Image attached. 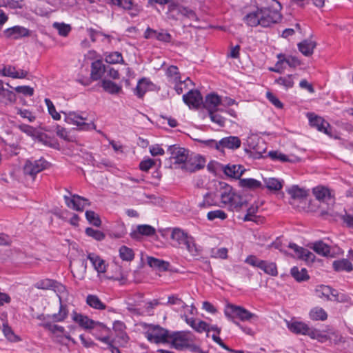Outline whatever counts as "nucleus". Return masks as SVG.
Returning a JSON list of instances; mask_svg holds the SVG:
<instances>
[{
    "mask_svg": "<svg viewBox=\"0 0 353 353\" xmlns=\"http://www.w3.org/2000/svg\"><path fill=\"white\" fill-rule=\"evenodd\" d=\"M266 6L248 13L243 17V21L251 27L261 26L269 27L278 23L281 19L280 12L282 6L276 0H265Z\"/></svg>",
    "mask_w": 353,
    "mask_h": 353,
    "instance_id": "f257e3e1",
    "label": "nucleus"
},
{
    "mask_svg": "<svg viewBox=\"0 0 353 353\" xmlns=\"http://www.w3.org/2000/svg\"><path fill=\"white\" fill-rule=\"evenodd\" d=\"M219 197L223 204L230 205L236 210L247 206L248 204L245 199L235 194L232 191V188L228 185H225L221 188Z\"/></svg>",
    "mask_w": 353,
    "mask_h": 353,
    "instance_id": "f03ea898",
    "label": "nucleus"
},
{
    "mask_svg": "<svg viewBox=\"0 0 353 353\" xmlns=\"http://www.w3.org/2000/svg\"><path fill=\"white\" fill-rule=\"evenodd\" d=\"M224 313L225 316L235 325L243 328L240 323L235 319L238 318L242 321H249L256 315L251 313L243 307L237 306L233 304H228L225 306Z\"/></svg>",
    "mask_w": 353,
    "mask_h": 353,
    "instance_id": "7ed1b4c3",
    "label": "nucleus"
},
{
    "mask_svg": "<svg viewBox=\"0 0 353 353\" xmlns=\"http://www.w3.org/2000/svg\"><path fill=\"white\" fill-rule=\"evenodd\" d=\"M192 341L191 334L188 332H176L169 335L168 343L179 350H183L190 347Z\"/></svg>",
    "mask_w": 353,
    "mask_h": 353,
    "instance_id": "20e7f679",
    "label": "nucleus"
},
{
    "mask_svg": "<svg viewBox=\"0 0 353 353\" xmlns=\"http://www.w3.org/2000/svg\"><path fill=\"white\" fill-rule=\"evenodd\" d=\"M48 166V162L43 159H28L23 166V174L34 180L36 175L45 170Z\"/></svg>",
    "mask_w": 353,
    "mask_h": 353,
    "instance_id": "39448f33",
    "label": "nucleus"
},
{
    "mask_svg": "<svg viewBox=\"0 0 353 353\" xmlns=\"http://www.w3.org/2000/svg\"><path fill=\"white\" fill-rule=\"evenodd\" d=\"M65 114V121L69 124L76 125L79 130L88 131L90 130H94L96 125L92 121L85 122L87 120L86 117H84L75 112H69L68 113L61 112Z\"/></svg>",
    "mask_w": 353,
    "mask_h": 353,
    "instance_id": "423d86ee",
    "label": "nucleus"
},
{
    "mask_svg": "<svg viewBox=\"0 0 353 353\" xmlns=\"http://www.w3.org/2000/svg\"><path fill=\"white\" fill-rule=\"evenodd\" d=\"M246 143L249 149H246L245 150L249 151L251 156L254 159L263 157V154L266 152L265 143L256 135L248 137L246 140Z\"/></svg>",
    "mask_w": 353,
    "mask_h": 353,
    "instance_id": "0eeeda50",
    "label": "nucleus"
},
{
    "mask_svg": "<svg viewBox=\"0 0 353 353\" xmlns=\"http://www.w3.org/2000/svg\"><path fill=\"white\" fill-rule=\"evenodd\" d=\"M145 336L150 342L161 343L168 341L169 334L167 330L159 325H150Z\"/></svg>",
    "mask_w": 353,
    "mask_h": 353,
    "instance_id": "6e6552de",
    "label": "nucleus"
},
{
    "mask_svg": "<svg viewBox=\"0 0 353 353\" xmlns=\"http://www.w3.org/2000/svg\"><path fill=\"white\" fill-rule=\"evenodd\" d=\"M312 192L319 201L327 205V210L332 208L335 203V199L330 189L323 186H317L313 188Z\"/></svg>",
    "mask_w": 353,
    "mask_h": 353,
    "instance_id": "1a4fd4ad",
    "label": "nucleus"
},
{
    "mask_svg": "<svg viewBox=\"0 0 353 353\" xmlns=\"http://www.w3.org/2000/svg\"><path fill=\"white\" fill-rule=\"evenodd\" d=\"M72 319L85 330L94 329L96 327H99L100 330L102 332L108 331V328L104 324L96 322L89 319L87 316L82 315L81 314H79L75 312L72 314Z\"/></svg>",
    "mask_w": 353,
    "mask_h": 353,
    "instance_id": "9d476101",
    "label": "nucleus"
},
{
    "mask_svg": "<svg viewBox=\"0 0 353 353\" xmlns=\"http://www.w3.org/2000/svg\"><path fill=\"white\" fill-rule=\"evenodd\" d=\"M168 152L170 154V159L174 161L173 163L175 165H183L189 154L188 150L176 145L169 146Z\"/></svg>",
    "mask_w": 353,
    "mask_h": 353,
    "instance_id": "9b49d317",
    "label": "nucleus"
},
{
    "mask_svg": "<svg viewBox=\"0 0 353 353\" xmlns=\"http://www.w3.org/2000/svg\"><path fill=\"white\" fill-rule=\"evenodd\" d=\"M205 164V159L200 155L188 156L181 168L190 172H194L204 168Z\"/></svg>",
    "mask_w": 353,
    "mask_h": 353,
    "instance_id": "f8f14e48",
    "label": "nucleus"
},
{
    "mask_svg": "<svg viewBox=\"0 0 353 353\" xmlns=\"http://www.w3.org/2000/svg\"><path fill=\"white\" fill-rule=\"evenodd\" d=\"M65 204L70 208L77 211H82L86 205H90L88 200L77 194H72L70 199L68 196H64Z\"/></svg>",
    "mask_w": 353,
    "mask_h": 353,
    "instance_id": "ddd939ff",
    "label": "nucleus"
},
{
    "mask_svg": "<svg viewBox=\"0 0 353 353\" xmlns=\"http://www.w3.org/2000/svg\"><path fill=\"white\" fill-rule=\"evenodd\" d=\"M183 101L190 107L198 108L203 101L201 93L196 90H191L183 96Z\"/></svg>",
    "mask_w": 353,
    "mask_h": 353,
    "instance_id": "4468645a",
    "label": "nucleus"
},
{
    "mask_svg": "<svg viewBox=\"0 0 353 353\" xmlns=\"http://www.w3.org/2000/svg\"><path fill=\"white\" fill-rule=\"evenodd\" d=\"M241 141L238 137L230 136L224 137L219 141V151L224 149L236 150L240 148Z\"/></svg>",
    "mask_w": 353,
    "mask_h": 353,
    "instance_id": "2eb2a0df",
    "label": "nucleus"
},
{
    "mask_svg": "<svg viewBox=\"0 0 353 353\" xmlns=\"http://www.w3.org/2000/svg\"><path fill=\"white\" fill-rule=\"evenodd\" d=\"M4 34L7 38L19 39L29 36L30 30L24 27L16 26L6 29Z\"/></svg>",
    "mask_w": 353,
    "mask_h": 353,
    "instance_id": "dca6fc26",
    "label": "nucleus"
},
{
    "mask_svg": "<svg viewBox=\"0 0 353 353\" xmlns=\"http://www.w3.org/2000/svg\"><path fill=\"white\" fill-rule=\"evenodd\" d=\"M307 118L312 126L315 127L320 132H323L325 134H329L327 128L330 127V124L322 117H319L314 113H308Z\"/></svg>",
    "mask_w": 353,
    "mask_h": 353,
    "instance_id": "f3484780",
    "label": "nucleus"
},
{
    "mask_svg": "<svg viewBox=\"0 0 353 353\" xmlns=\"http://www.w3.org/2000/svg\"><path fill=\"white\" fill-rule=\"evenodd\" d=\"M316 292L318 294V296L320 298H325L327 300H332L330 296L332 295L334 297V301H343V299L339 298V294L337 293L336 290L332 289L330 287L327 285H320L319 286Z\"/></svg>",
    "mask_w": 353,
    "mask_h": 353,
    "instance_id": "a211bd4d",
    "label": "nucleus"
},
{
    "mask_svg": "<svg viewBox=\"0 0 353 353\" xmlns=\"http://www.w3.org/2000/svg\"><path fill=\"white\" fill-rule=\"evenodd\" d=\"M289 248L294 250L296 256L307 262H312L314 260V254L307 249L298 246L295 243H290Z\"/></svg>",
    "mask_w": 353,
    "mask_h": 353,
    "instance_id": "6ab92c4d",
    "label": "nucleus"
},
{
    "mask_svg": "<svg viewBox=\"0 0 353 353\" xmlns=\"http://www.w3.org/2000/svg\"><path fill=\"white\" fill-rule=\"evenodd\" d=\"M189 234L179 228L172 229L170 239L174 242L172 245L175 248H182V244Z\"/></svg>",
    "mask_w": 353,
    "mask_h": 353,
    "instance_id": "aec40b11",
    "label": "nucleus"
},
{
    "mask_svg": "<svg viewBox=\"0 0 353 353\" xmlns=\"http://www.w3.org/2000/svg\"><path fill=\"white\" fill-rule=\"evenodd\" d=\"M183 246H185L188 252L192 256H198L202 252L201 247L196 243L194 237L190 235H189L186 240L183 243L182 247Z\"/></svg>",
    "mask_w": 353,
    "mask_h": 353,
    "instance_id": "412c9836",
    "label": "nucleus"
},
{
    "mask_svg": "<svg viewBox=\"0 0 353 353\" xmlns=\"http://www.w3.org/2000/svg\"><path fill=\"white\" fill-rule=\"evenodd\" d=\"M220 104H222L220 97L217 94H210L205 97L204 107L210 112L217 111V106Z\"/></svg>",
    "mask_w": 353,
    "mask_h": 353,
    "instance_id": "4be33fe9",
    "label": "nucleus"
},
{
    "mask_svg": "<svg viewBox=\"0 0 353 353\" xmlns=\"http://www.w3.org/2000/svg\"><path fill=\"white\" fill-rule=\"evenodd\" d=\"M2 75L10 77L14 79H23L27 76L28 72L25 70H17L16 68L11 65L5 66L2 70Z\"/></svg>",
    "mask_w": 353,
    "mask_h": 353,
    "instance_id": "5701e85b",
    "label": "nucleus"
},
{
    "mask_svg": "<svg viewBox=\"0 0 353 353\" xmlns=\"http://www.w3.org/2000/svg\"><path fill=\"white\" fill-rule=\"evenodd\" d=\"M91 77L93 80H98L101 78L103 73L106 72V66L102 61L97 60L92 63Z\"/></svg>",
    "mask_w": 353,
    "mask_h": 353,
    "instance_id": "b1692460",
    "label": "nucleus"
},
{
    "mask_svg": "<svg viewBox=\"0 0 353 353\" xmlns=\"http://www.w3.org/2000/svg\"><path fill=\"white\" fill-rule=\"evenodd\" d=\"M244 171L245 169L241 165H228L223 169V172L227 176L234 179H239Z\"/></svg>",
    "mask_w": 353,
    "mask_h": 353,
    "instance_id": "393cba45",
    "label": "nucleus"
},
{
    "mask_svg": "<svg viewBox=\"0 0 353 353\" xmlns=\"http://www.w3.org/2000/svg\"><path fill=\"white\" fill-rule=\"evenodd\" d=\"M16 100V96L14 93L6 89L3 86V81L0 80V103L8 104L9 103H13Z\"/></svg>",
    "mask_w": 353,
    "mask_h": 353,
    "instance_id": "a878e982",
    "label": "nucleus"
},
{
    "mask_svg": "<svg viewBox=\"0 0 353 353\" xmlns=\"http://www.w3.org/2000/svg\"><path fill=\"white\" fill-rule=\"evenodd\" d=\"M316 43L310 39H305L298 44L299 51L305 56L309 57L313 54Z\"/></svg>",
    "mask_w": 353,
    "mask_h": 353,
    "instance_id": "bb28decb",
    "label": "nucleus"
},
{
    "mask_svg": "<svg viewBox=\"0 0 353 353\" xmlns=\"http://www.w3.org/2000/svg\"><path fill=\"white\" fill-rule=\"evenodd\" d=\"M88 259L90 261L94 269L100 273H103L106 270L105 261L98 255L90 253L88 255Z\"/></svg>",
    "mask_w": 353,
    "mask_h": 353,
    "instance_id": "cd10ccee",
    "label": "nucleus"
},
{
    "mask_svg": "<svg viewBox=\"0 0 353 353\" xmlns=\"http://www.w3.org/2000/svg\"><path fill=\"white\" fill-rule=\"evenodd\" d=\"M268 156L273 160H279L281 162H290V163H296L300 161V158L297 157H290L281 152L278 151H270L268 153Z\"/></svg>",
    "mask_w": 353,
    "mask_h": 353,
    "instance_id": "c85d7f7f",
    "label": "nucleus"
},
{
    "mask_svg": "<svg viewBox=\"0 0 353 353\" xmlns=\"http://www.w3.org/2000/svg\"><path fill=\"white\" fill-rule=\"evenodd\" d=\"M288 194L293 200H302L306 199L308 192L306 190L301 188L297 185H294L288 190Z\"/></svg>",
    "mask_w": 353,
    "mask_h": 353,
    "instance_id": "c756f323",
    "label": "nucleus"
},
{
    "mask_svg": "<svg viewBox=\"0 0 353 353\" xmlns=\"http://www.w3.org/2000/svg\"><path fill=\"white\" fill-rule=\"evenodd\" d=\"M332 266L334 270L337 272H351L353 270L352 264L346 259L334 261L332 263Z\"/></svg>",
    "mask_w": 353,
    "mask_h": 353,
    "instance_id": "7c9ffc66",
    "label": "nucleus"
},
{
    "mask_svg": "<svg viewBox=\"0 0 353 353\" xmlns=\"http://www.w3.org/2000/svg\"><path fill=\"white\" fill-rule=\"evenodd\" d=\"M101 87L105 92L111 94H118L122 90L121 85H119L117 83L106 79H103L101 81Z\"/></svg>",
    "mask_w": 353,
    "mask_h": 353,
    "instance_id": "2f4dec72",
    "label": "nucleus"
},
{
    "mask_svg": "<svg viewBox=\"0 0 353 353\" xmlns=\"http://www.w3.org/2000/svg\"><path fill=\"white\" fill-rule=\"evenodd\" d=\"M311 248L316 253L323 256H327L330 254V246L322 241L314 242Z\"/></svg>",
    "mask_w": 353,
    "mask_h": 353,
    "instance_id": "473e14b6",
    "label": "nucleus"
},
{
    "mask_svg": "<svg viewBox=\"0 0 353 353\" xmlns=\"http://www.w3.org/2000/svg\"><path fill=\"white\" fill-rule=\"evenodd\" d=\"M147 262L149 266L151 268H157L161 271H165L168 269L169 263L159 259H156L152 256H148L147 258Z\"/></svg>",
    "mask_w": 353,
    "mask_h": 353,
    "instance_id": "72a5a7b5",
    "label": "nucleus"
},
{
    "mask_svg": "<svg viewBox=\"0 0 353 353\" xmlns=\"http://www.w3.org/2000/svg\"><path fill=\"white\" fill-rule=\"evenodd\" d=\"M68 315V310L65 305L60 304L59 312L52 315H48L47 318L52 319L54 322L63 321Z\"/></svg>",
    "mask_w": 353,
    "mask_h": 353,
    "instance_id": "f704fd0d",
    "label": "nucleus"
},
{
    "mask_svg": "<svg viewBox=\"0 0 353 353\" xmlns=\"http://www.w3.org/2000/svg\"><path fill=\"white\" fill-rule=\"evenodd\" d=\"M87 304L97 310H105L106 306L105 305L101 302L99 298L97 295L89 294L86 298Z\"/></svg>",
    "mask_w": 353,
    "mask_h": 353,
    "instance_id": "c9c22d12",
    "label": "nucleus"
},
{
    "mask_svg": "<svg viewBox=\"0 0 353 353\" xmlns=\"http://www.w3.org/2000/svg\"><path fill=\"white\" fill-rule=\"evenodd\" d=\"M290 273L298 282L304 281L309 279L307 270L305 268L299 270L298 267H293L291 269Z\"/></svg>",
    "mask_w": 353,
    "mask_h": 353,
    "instance_id": "e433bc0d",
    "label": "nucleus"
},
{
    "mask_svg": "<svg viewBox=\"0 0 353 353\" xmlns=\"http://www.w3.org/2000/svg\"><path fill=\"white\" fill-rule=\"evenodd\" d=\"M39 325L50 331L53 334L56 335L57 336H62V334H63L65 332V329L63 327L55 324H52L51 323L49 322L41 323L39 324Z\"/></svg>",
    "mask_w": 353,
    "mask_h": 353,
    "instance_id": "4c0bfd02",
    "label": "nucleus"
},
{
    "mask_svg": "<svg viewBox=\"0 0 353 353\" xmlns=\"http://www.w3.org/2000/svg\"><path fill=\"white\" fill-rule=\"evenodd\" d=\"M310 317L314 321H325L327 318V314L323 308L316 307L310 312Z\"/></svg>",
    "mask_w": 353,
    "mask_h": 353,
    "instance_id": "58836bf2",
    "label": "nucleus"
},
{
    "mask_svg": "<svg viewBox=\"0 0 353 353\" xmlns=\"http://www.w3.org/2000/svg\"><path fill=\"white\" fill-rule=\"evenodd\" d=\"M166 74L170 81L174 83L181 82V75L176 66L170 65L167 69Z\"/></svg>",
    "mask_w": 353,
    "mask_h": 353,
    "instance_id": "ea45409f",
    "label": "nucleus"
},
{
    "mask_svg": "<svg viewBox=\"0 0 353 353\" xmlns=\"http://www.w3.org/2000/svg\"><path fill=\"white\" fill-rule=\"evenodd\" d=\"M262 265H260L259 269L262 270L265 273L271 276H276L278 274L276 265L274 263L268 262L262 260Z\"/></svg>",
    "mask_w": 353,
    "mask_h": 353,
    "instance_id": "a19ab883",
    "label": "nucleus"
},
{
    "mask_svg": "<svg viewBox=\"0 0 353 353\" xmlns=\"http://www.w3.org/2000/svg\"><path fill=\"white\" fill-rule=\"evenodd\" d=\"M288 329L296 334H304L307 330V325L301 322L288 323Z\"/></svg>",
    "mask_w": 353,
    "mask_h": 353,
    "instance_id": "79ce46f5",
    "label": "nucleus"
},
{
    "mask_svg": "<svg viewBox=\"0 0 353 353\" xmlns=\"http://www.w3.org/2000/svg\"><path fill=\"white\" fill-rule=\"evenodd\" d=\"M119 256H120L121 259L123 261H131L133 260V259L134 257V251L132 250V249H131L125 245H122L119 248Z\"/></svg>",
    "mask_w": 353,
    "mask_h": 353,
    "instance_id": "37998d69",
    "label": "nucleus"
},
{
    "mask_svg": "<svg viewBox=\"0 0 353 353\" xmlns=\"http://www.w3.org/2000/svg\"><path fill=\"white\" fill-rule=\"evenodd\" d=\"M239 183L241 187L249 189H256L261 186V183L254 179H241Z\"/></svg>",
    "mask_w": 353,
    "mask_h": 353,
    "instance_id": "c03bdc74",
    "label": "nucleus"
},
{
    "mask_svg": "<svg viewBox=\"0 0 353 353\" xmlns=\"http://www.w3.org/2000/svg\"><path fill=\"white\" fill-rule=\"evenodd\" d=\"M264 182L265 187L270 190L277 191L281 190L283 186L282 181L275 178L265 179Z\"/></svg>",
    "mask_w": 353,
    "mask_h": 353,
    "instance_id": "a18cd8bd",
    "label": "nucleus"
},
{
    "mask_svg": "<svg viewBox=\"0 0 353 353\" xmlns=\"http://www.w3.org/2000/svg\"><path fill=\"white\" fill-rule=\"evenodd\" d=\"M148 86L149 83L145 79H143L140 80L134 90L135 94L139 98L143 97L145 93L147 92Z\"/></svg>",
    "mask_w": 353,
    "mask_h": 353,
    "instance_id": "49530a36",
    "label": "nucleus"
},
{
    "mask_svg": "<svg viewBox=\"0 0 353 353\" xmlns=\"http://www.w3.org/2000/svg\"><path fill=\"white\" fill-rule=\"evenodd\" d=\"M294 75L289 74L286 77H279V79L275 80V83L283 85L285 88V89H289L293 87L294 85Z\"/></svg>",
    "mask_w": 353,
    "mask_h": 353,
    "instance_id": "de8ad7c7",
    "label": "nucleus"
},
{
    "mask_svg": "<svg viewBox=\"0 0 353 353\" xmlns=\"http://www.w3.org/2000/svg\"><path fill=\"white\" fill-rule=\"evenodd\" d=\"M53 28L57 30L59 35L66 37L71 31V26L64 23L54 22L52 25Z\"/></svg>",
    "mask_w": 353,
    "mask_h": 353,
    "instance_id": "09e8293b",
    "label": "nucleus"
},
{
    "mask_svg": "<svg viewBox=\"0 0 353 353\" xmlns=\"http://www.w3.org/2000/svg\"><path fill=\"white\" fill-rule=\"evenodd\" d=\"M85 217L88 220V221L96 226L99 227L101 224V219L99 218V216L95 213L94 211L92 210H88L85 212Z\"/></svg>",
    "mask_w": 353,
    "mask_h": 353,
    "instance_id": "8fccbe9b",
    "label": "nucleus"
},
{
    "mask_svg": "<svg viewBox=\"0 0 353 353\" xmlns=\"http://www.w3.org/2000/svg\"><path fill=\"white\" fill-rule=\"evenodd\" d=\"M105 61L108 63L115 64L121 63L123 59L120 52H113L105 57Z\"/></svg>",
    "mask_w": 353,
    "mask_h": 353,
    "instance_id": "3c124183",
    "label": "nucleus"
},
{
    "mask_svg": "<svg viewBox=\"0 0 353 353\" xmlns=\"http://www.w3.org/2000/svg\"><path fill=\"white\" fill-rule=\"evenodd\" d=\"M137 232L145 236H152L155 234L156 230L150 225H139L137 226Z\"/></svg>",
    "mask_w": 353,
    "mask_h": 353,
    "instance_id": "603ef678",
    "label": "nucleus"
},
{
    "mask_svg": "<svg viewBox=\"0 0 353 353\" xmlns=\"http://www.w3.org/2000/svg\"><path fill=\"white\" fill-rule=\"evenodd\" d=\"M45 103L47 105L48 112L52 116V119L57 121L60 120L61 115L56 111L55 107L50 99L47 98L45 99Z\"/></svg>",
    "mask_w": 353,
    "mask_h": 353,
    "instance_id": "864d4df0",
    "label": "nucleus"
},
{
    "mask_svg": "<svg viewBox=\"0 0 353 353\" xmlns=\"http://www.w3.org/2000/svg\"><path fill=\"white\" fill-rule=\"evenodd\" d=\"M3 332L5 336L10 341L14 342L18 341L19 338L14 334L12 330L7 324H3Z\"/></svg>",
    "mask_w": 353,
    "mask_h": 353,
    "instance_id": "5fc2aeb1",
    "label": "nucleus"
},
{
    "mask_svg": "<svg viewBox=\"0 0 353 353\" xmlns=\"http://www.w3.org/2000/svg\"><path fill=\"white\" fill-rule=\"evenodd\" d=\"M226 217L227 214L223 210H221L210 211L207 214V218L210 221H213L216 219L224 220L226 219Z\"/></svg>",
    "mask_w": 353,
    "mask_h": 353,
    "instance_id": "6e6d98bb",
    "label": "nucleus"
},
{
    "mask_svg": "<svg viewBox=\"0 0 353 353\" xmlns=\"http://www.w3.org/2000/svg\"><path fill=\"white\" fill-rule=\"evenodd\" d=\"M85 233L88 236H91L97 241H101L105 238V234L102 232L94 230L92 228H88L85 230Z\"/></svg>",
    "mask_w": 353,
    "mask_h": 353,
    "instance_id": "4d7b16f0",
    "label": "nucleus"
},
{
    "mask_svg": "<svg viewBox=\"0 0 353 353\" xmlns=\"http://www.w3.org/2000/svg\"><path fill=\"white\" fill-rule=\"evenodd\" d=\"M1 6L9 7L12 9L21 8L23 7V0H3Z\"/></svg>",
    "mask_w": 353,
    "mask_h": 353,
    "instance_id": "13d9d810",
    "label": "nucleus"
},
{
    "mask_svg": "<svg viewBox=\"0 0 353 353\" xmlns=\"http://www.w3.org/2000/svg\"><path fill=\"white\" fill-rule=\"evenodd\" d=\"M209 115L212 122L216 123L220 127L224 125L225 121V118L219 114L216 111L209 112Z\"/></svg>",
    "mask_w": 353,
    "mask_h": 353,
    "instance_id": "bf43d9fd",
    "label": "nucleus"
},
{
    "mask_svg": "<svg viewBox=\"0 0 353 353\" xmlns=\"http://www.w3.org/2000/svg\"><path fill=\"white\" fill-rule=\"evenodd\" d=\"M215 194L212 193H208L205 194L203 201L199 204L200 207L211 206L216 204V201L214 200Z\"/></svg>",
    "mask_w": 353,
    "mask_h": 353,
    "instance_id": "052dcab7",
    "label": "nucleus"
},
{
    "mask_svg": "<svg viewBox=\"0 0 353 353\" xmlns=\"http://www.w3.org/2000/svg\"><path fill=\"white\" fill-rule=\"evenodd\" d=\"M258 209H259V208L257 205L250 206L247 210V214H245V216L244 217V221H255V218H256L255 214L257 212Z\"/></svg>",
    "mask_w": 353,
    "mask_h": 353,
    "instance_id": "680f3d73",
    "label": "nucleus"
},
{
    "mask_svg": "<svg viewBox=\"0 0 353 353\" xmlns=\"http://www.w3.org/2000/svg\"><path fill=\"white\" fill-rule=\"evenodd\" d=\"M111 3L125 10H131L133 6L132 0H111Z\"/></svg>",
    "mask_w": 353,
    "mask_h": 353,
    "instance_id": "e2e57ef3",
    "label": "nucleus"
},
{
    "mask_svg": "<svg viewBox=\"0 0 353 353\" xmlns=\"http://www.w3.org/2000/svg\"><path fill=\"white\" fill-rule=\"evenodd\" d=\"M54 281H54V280L46 279H44V280H42V281H40L39 282H38L36 284V287L37 288L43 289V290L52 289L54 285Z\"/></svg>",
    "mask_w": 353,
    "mask_h": 353,
    "instance_id": "0e129e2a",
    "label": "nucleus"
},
{
    "mask_svg": "<svg viewBox=\"0 0 353 353\" xmlns=\"http://www.w3.org/2000/svg\"><path fill=\"white\" fill-rule=\"evenodd\" d=\"M125 326L124 325L123 323H122L121 321H117L114 323L113 324V329L115 330V331H118V332H120L121 334V338L122 339L126 342L128 339V336L124 334L123 332L125 329Z\"/></svg>",
    "mask_w": 353,
    "mask_h": 353,
    "instance_id": "69168bd1",
    "label": "nucleus"
},
{
    "mask_svg": "<svg viewBox=\"0 0 353 353\" xmlns=\"http://www.w3.org/2000/svg\"><path fill=\"white\" fill-rule=\"evenodd\" d=\"M283 62L286 63L290 67L295 68L301 64L300 61L294 57H285L283 54V57H281Z\"/></svg>",
    "mask_w": 353,
    "mask_h": 353,
    "instance_id": "338daca9",
    "label": "nucleus"
},
{
    "mask_svg": "<svg viewBox=\"0 0 353 353\" xmlns=\"http://www.w3.org/2000/svg\"><path fill=\"white\" fill-rule=\"evenodd\" d=\"M261 261H262V260L258 259L254 255H250L245 260V262L246 263L252 265V267H255V268H259L260 265L263 264L261 263Z\"/></svg>",
    "mask_w": 353,
    "mask_h": 353,
    "instance_id": "774afa93",
    "label": "nucleus"
}]
</instances>
